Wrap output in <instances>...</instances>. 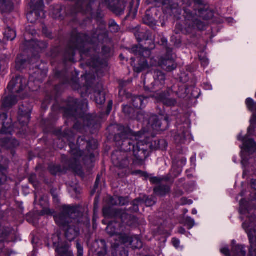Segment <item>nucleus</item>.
Instances as JSON below:
<instances>
[{
	"mask_svg": "<svg viewBox=\"0 0 256 256\" xmlns=\"http://www.w3.org/2000/svg\"><path fill=\"white\" fill-rule=\"evenodd\" d=\"M105 96L104 93L96 92L95 100L96 103L99 104H103L105 102Z\"/></svg>",
	"mask_w": 256,
	"mask_h": 256,
	"instance_id": "nucleus-13",
	"label": "nucleus"
},
{
	"mask_svg": "<svg viewBox=\"0 0 256 256\" xmlns=\"http://www.w3.org/2000/svg\"><path fill=\"white\" fill-rule=\"evenodd\" d=\"M188 212V210H185V213H186Z\"/></svg>",
	"mask_w": 256,
	"mask_h": 256,
	"instance_id": "nucleus-51",
	"label": "nucleus"
},
{
	"mask_svg": "<svg viewBox=\"0 0 256 256\" xmlns=\"http://www.w3.org/2000/svg\"><path fill=\"white\" fill-rule=\"evenodd\" d=\"M232 246L234 256H244L246 254V252L244 250L243 247L241 246H236L234 240L232 241ZM220 252L226 256H230L229 250L226 246L222 248Z\"/></svg>",
	"mask_w": 256,
	"mask_h": 256,
	"instance_id": "nucleus-7",
	"label": "nucleus"
},
{
	"mask_svg": "<svg viewBox=\"0 0 256 256\" xmlns=\"http://www.w3.org/2000/svg\"><path fill=\"white\" fill-rule=\"evenodd\" d=\"M106 250H104V254H106Z\"/></svg>",
	"mask_w": 256,
	"mask_h": 256,
	"instance_id": "nucleus-50",
	"label": "nucleus"
},
{
	"mask_svg": "<svg viewBox=\"0 0 256 256\" xmlns=\"http://www.w3.org/2000/svg\"><path fill=\"white\" fill-rule=\"evenodd\" d=\"M243 228L248 234L250 243V254L251 256H256V230L253 229V224L244 222Z\"/></svg>",
	"mask_w": 256,
	"mask_h": 256,
	"instance_id": "nucleus-4",
	"label": "nucleus"
},
{
	"mask_svg": "<svg viewBox=\"0 0 256 256\" xmlns=\"http://www.w3.org/2000/svg\"><path fill=\"white\" fill-rule=\"evenodd\" d=\"M184 229H182H182H180V233H182V234H183V233H184Z\"/></svg>",
	"mask_w": 256,
	"mask_h": 256,
	"instance_id": "nucleus-41",
	"label": "nucleus"
},
{
	"mask_svg": "<svg viewBox=\"0 0 256 256\" xmlns=\"http://www.w3.org/2000/svg\"><path fill=\"white\" fill-rule=\"evenodd\" d=\"M110 27L112 28V30L114 32H117L118 30V26L115 23L112 24Z\"/></svg>",
	"mask_w": 256,
	"mask_h": 256,
	"instance_id": "nucleus-24",
	"label": "nucleus"
},
{
	"mask_svg": "<svg viewBox=\"0 0 256 256\" xmlns=\"http://www.w3.org/2000/svg\"><path fill=\"white\" fill-rule=\"evenodd\" d=\"M98 178H97L96 180V183L98 182Z\"/></svg>",
	"mask_w": 256,
	"mask_h": 256,
	"instance_id": "nucleus-49",
	"label": "nucleus"
},
{
	"mask_svg": "<svg viewBox=\"0 0 256 256\" xmlns=\"http://www.w3.org/2000/svg\"><path fill=\"white\" fill-rule=\"evenodd\" d=\"M126 142V143H127L126 142ZM128 144H130V142H128Z\"/></svg>",
	"mask_w": 256,
	"mask_h": 256,
	"instance_id": "nucleus-52",
	"label": "nucleus"
},
{
	"mask_svg": "<svg viewBox=\"0 0 256 256\" xmlns=\"http://www.w3.org/2000/svg\"><path fill=\"white\" fill-rule=\"evenodd\" d=\"M152 120H157V118H156V116L153 117V118H152Z\"/></svg>",
	"mask_w": 256,
	"mask_h": 256,
	"instance_id": "nucleus-45",
	"label": "nucleus"
},
{
	"mask_svg": "<svg viewBox=\"0 0 256 256\" xmlns=\"http://www.w3.org/2000/svg\"><path fill=\"white\" fill-rule=\"evenodd\" d=\"M118 244H119L118 243H116L114 244V247H116L117 246V245H118Z\"/></svg>",
	"mask_w": 256,
	"mask_h": 256,
	"instance_id": "nucleus-46",
	"label": "nucleus"
},
{
	"mask_svg": "<svg viewBox=\"0 0 256 256\" xmlns=\"http://www.w3.org/2000/svg\"><path fill=\"white\" fill-rule=\"evenodd\" d=\"M160 179L156 177L152 178L150 179V181L152 183H157L160 182Z\"/></svg>",
	"mask_w": 256,
	"mask_h": 256,
	"instance_id": "nucleus-26",
	"label": "nucleus"
},
{
	"mask_svg": "<svg viewBox=\"0 0 256 256\" xmlns=\"http://www.w3.org/2000/svg\"><path fill=\"white\" fill-rule=\"evenodd\" d=\"M27 84V80L21 76L13 78L8 84V89L11 92H19Z\"/></svg>",
	"mask_w": 256,
	"mask_h": 256,
	"instance_id": "nucleus-5",
	"label": "nucleus"
},
{
	"mask_svg": "<svg viewBox=\"0 0 256 256\" xmlns=\"http://www.w3.org/2000/svg\"><path fill=\"white\" fill-rule=\"evenodd\" d=\"M52 240L53 244L56 246V251L58 256H73L72 251L69 249L68 246H62L58 243L57 240H59L58 236H53Z\"/></svg>",
	"mask_w": 256,
	"mask_h": 256,
	"instance_id": "nucleus-6",
	"label": "nucleus"
},
{
	"mask_svg": "<svg viewBox=\"0 0 256 256\" xmlns=\"http://www.w3.org/2000/svg\"><path fill=\"white\" fill-rule=\"evenodd\" d=\"M32 13H30V14H29L28 15V20H30V16H32Z\"/></svg>",
	"mask_w": 256,
	"mask_h": 256,
	"instance_id": "nucleus-40",
	"label": "nucleus"
},
{
	"mask_svg": "<svg viewBox=\"0 0 256 256\" xmlns=\"http://www.w3.org/2000/svg\"><path fill=\"white\" fill-rule=\"evenodd\" d=\"M134 137L136 140H138L139 138H142V136L140 134H136V136H134Z\"/></svg>",
	"mask_w": 256,
	"mask_h": 256,
	"instance_id": "nucleus-34",
	"label": "nucleus"
},
{
	"mask_svg": "<svg viewBox=\"0 0 256 256\" xmlns=\"http://www.w3.org/2000/svg\"><path fill=\"white\" fill-rule=\"evenodd\" d=\"M233 161H234V162H236V159H235V158H233Z\"/></svg>",
	"mask_w": 256,
	"mask_h": 256,
	"instance_id": "nucleus-47",
	"label": "nucleus"
},
{
	"mask_svg": "<svg viewBox=\"0 0 256 256\" xmlns=\"http://www.w3.org/2000/svg\"><path fill=\"white\" fill-rule=\"evenodd\" d=\"M134 106L136 107V108H139V107H140V106H138V104H134Z\"/></svg>",
	"mask_w": 256,
	"mask_h": 256,
	"instance_id": "nucleus-43",
	"label": "nucleus"
},
{
	"mask_svg": "<svg viewBox=\"0 0 256 256\" xmlns=\"http://www.w3.org/2000/svg\"><path fill=\"white\" fill-rule=\"evenodd\" d=\"M112 107V102H110L109 104H108V108H109L110 110H111Z\"/></svg>",
	"mask_w": 256,
	"mask_h": 256,
	"instance_id": "nucleus-38",
	"label": "nucleus"
},
{
	"mask_svg": "<svg viewBox=\"0 0 256 256\" xmlns=\"http://www.w3.org/2000/svg\"><path fill=\"white\" fill-rule=\"evenodd\" d=\"M193 214H197V210L196 209H193L192 212Z\"/></svg>",
	"mask_w": 256,
	"mask_h": 256,
	"instance_id": "nucleus-37",
	"label": "nucleus"
},
{
	"mask_svg": "<svg viewBox=\"0 0 256 256\" xmlns=\"http://www.w3.org/2000/svg\"><path fill=\"white\" fill-rule=\"evenodd\" d=\"M226 21L230 24H232L234 22V20L232 18H229L226 19Z\"/></svg>",
	"mask_w": 256,
	"mask_h": 256,
	"instance_id": "nucleus-31",
	"label": "nucleus"
},
{
	"mask_svg": "<svg viewBox=\"0 0 256 256\" xmlns=\"http://www.w3.org/2000/svg\"><path fill=\"white\" fill-rule=\"evenodd\" d=\"M196 161V158L195 156H194L191 158V162H194V164H195Z\"/></svg>",
	"mask_w": 256,
	"mask_h": 256,
	"instance_id": "nucleus-36",
	"label": "nucleus"
},
{
	"mask_svg": "<svg viewBox=\"0 0 256 256\" xmlns=\"http://www.w3.org/2000/svg\"><path fill=\"white\" fill-rule=\"evenodd\" d=\"M100 242H101V243H102V245L104 246V244H105V242H104V240H101V241H100Z\"/></svg>",
	"mask_w": 256,
	"mask_h": 256,
	"instance_id": "nucleus-42",
	"label": "nucleus"
},
{
	"mask_svg": "<svg viewBox=\"0 0 256 256\" xmlns=\"http://www.w3.org/2000/svg\"><path fill=\"white\" fill-rule=\"evenodd\" d=\"M127 200L121 197L115 196L112 198L110 204L112 205H124Z\"/></svg>",
	"mask_w": 256,
	"mask_h": 256,
	"instance_id": "nucleus-12",
	"label": "nucleus"
},
{
	"mask_svg": "<svg viewBox=\"0 0 256 256\" xmlns=\"http://www.w3.org/2000/svg\"><path fill=\"white\" fill-rule=\"evenodd\" d=\"M141 146V142H138L137 143L136 145H134L133 146V150H134V154L136 158H142V154L145 155L146 153V150H145L144 148H140V146Z\"/></svg>",
	"mask_w": 256,
	"mask_h": 256,
	"instance_id": "nucleus-8",
	"label": "nucleus"
},
{
	"mask_svg": "<svg viewBox=\"0 0 256 256\" xmlns=\"http://www.w3.org/2000/svg\"><path fill=\"white\" fill-rule=\"evenodd\" d=\"M170 62H171L170 61L168 60V61L166 62V64H169Z\"/></svg>",
	"mask_w": 256,
	"mask_h": 256,
	"instance_id": "nucleus-48",
	"label": "nucleus"
},
{
	"mask_svg": "<svg viewBox=\"0 0 256 256\" xmlns=\"http://www.w3.org/2000/svg\"><path fill=\"white\" fill-rule=\"evenodd\" d=\"M156 194L160 196H164L170 192V188L167 186H159L154 190Z\"/></svg>",
	"mask_w": 256,
	"mask_h": 256,
	"instance_id": "nucleus-10",
	"label": "nucleus"
},
{
	"mask_svg": "<svg viewBox=\"0 0 256 256\" xmlns=\"http://www.w3.org/2000/svg\"><path fill=\"white\" fill-rule=\"evenodd\" d=\"M128 108V106H124V112H126V110Z\"/></svg>",
	"mask_w": 256,
	"mask_h": 256,
	"instance_id": "nucleus-39",
	"label": "nucleus"
},
{
	"mask_svg": "<svg viewBox=\"0 0 256 256\" xmlns=\"http://www.w3.org/2000/svg\"><path fill=\"white\" fill-rule=\"evenodd\" d=\"M148 66V64L147 63H146L145 64H144V65H142L141 68H140V69H136V68H135V70L138 72H140L141 70H144V68H146Z\"/></svg>",
	"mask_w": 256,
	"mask_h": 256,
	"instance_id": "nucleus-27",
	"label": "nucleus"
},
{
	"mask_svg": "<svg viewBox=\"0 0 256 256\" xmlns=\"http://www.w3.org/2000/svg\"><path fill=\"white\" fill-rule=\"evenodd\" d=\"M68 218V216L64 214H60L54 216V219L58 225L62 226L66 230V236L67 239L72 241L74 240L78 235V232L74 228L69 227L67 225L66 220Z\"/></svg>",
	"mask_w": 256,
	"mask_h": 256,
	"instance_id": "nucleus-3",
	"label": "nucleus"
},
{
	"mask_svg": "<svg viewBox=\"0 0 256 256\" xmlns=\"http://www.w3.org/2000/svg\"><path fill=\"white\" fill-rule=\"evenodd\" d=\"M200 60L202 64L204 66H208L209 64V61L206 56H202V55L200 56Z\"/></svg>",
	"mask_w": 256,
	"mask_h": 256,
	"instance_id": "nucleus-18",
	"label": "nucleus"
},
{
	"mask_svg": "<svg viewBox=\"0 0 256 256\" xmlns=\"http://www.w3.org/2000/svg\"><path fill=\"white\" fill-rule=\"evenodd\" d=\"M163 102L168 106H173L176 104V101L172 100H164Z\"/></svg>",
	"mask_w": 256,
	"mask_h": 256,
	"instance_id": "nucleus-21",
	"label": "nucleus"
},
{
	"mask_svg": "<svg viewBox=\"0 0 256 256\" xmlns=\"http://www.w3.org/2000/svg\"><path fill=\"white\" fill-rule=\"evenodd\" d=\"M117 225L116 224H110L106 228L108 233L114 237V240L121 243L128 242L134 248H140L142 247V242L137 236L130 238L124 234H119L116 232V228Z\"/></svg>",
	"mask_w": 256,
	"mask_h": 256,
	"instance_id": "nucleus-2",
	"label": "nucleus"
},
{
	"mask_svg": "<svg viewBox=\"0 0 256 256\" xmlns=\"http://www.w3.org/2000/svg\"><path fill=\"white\" fill-rule=\"evenodd\" d=\"M162 76V78H164V76Z\"/></svg>",
	"mask_w": 256,
	"mask_h": 256,
	"instance_id": "nucleus-53",
	"label": "nucleus"
},
{
	"mask_svg": "<svg viewBox=\"0 0 256 256\" xmlns=\"http://www.w3.org/2000/svg\"><path fill=\"white\" fill-rule=\"evenodd\" d=\"M176 68V66L174 65H172V67H171L170 66V64H168V68H166V70H174Z\"/></svg>",
	"mask_w": 256,
	"mask_h": 256,
	"instance_id": "nucleus-33",
	"label": "nucleus"
},
{
	"mask_svg": "<svg viewBox=\"0 0 256 256\" xmlns=\"http://www.w3.org/2000/svg\"><path fill=\"white\" fill-rule=\"evenodd\" d=\"M203 87L206 90H212V86L210 83H204L203 84Z\"/></svg>",
	"mask_w": 256,
	"mask_h": 256,
	"instance_id": "nucleus-23",
	"label": "nucleus"
},
{
	"mask_svg": "<svg viewBox=\"0 0 256 256\" xmlns=\"http://www.w3.org/2000/svg\"><path fill=\"white\" fill-rule=\"evenodd\" d=\"M50 213H51L50 210L48 208H46V209L44 210L43 212H42V214H48Z\"/></svg>",
	"mask_w": 256,
	"mask_h": 256,
	"instance_id": "nucleus-30",
	"label": "nucleus"
},
{
	"mask_svg": "<svg viewBox=\"0 0 256 256\" xmlns=\"http://www.w3.org/2000/svg\"><path fill=\"white\" fill-rule=\"evenodd\" d=\"M246 104L247 108L252 112V116L250 120V125L248 130V134L242 136V134L238 136V140L242 142L241 146L242 164L244 168V174L246 173L245 167L248 161L247 157L256 152V143L248 138L253 134L255 125H256V104L254 100L248 98L246 100Z\"/></svg>",
	"mask_w": 256,
	"mask_h": 256,
	"instance_id": "nucleus-1",
	"label": "nucleus"
},
{
	"mask_svg": "<svg viewBox=\"0 0 256 256\" xmlns=\"http://www.w3.org/2000/svg\"><path fill=\"white\" fill-rule=\"evenodd\" d=\"M181 204H191L192 203V201L190 200H188L185 198H182L181 200Z\"/></svg>",
	"mask_w": 256,
	"mask_h": 256,
	"instance_id": "nucleus-22",
	"label": "nucleus"
},
{
	"mask_svg": "<svg viewBox=\"0 0 256 256\" xmlns=\"http://www.w3.org/2000/svg\"><path fill=\"white\" fill-rule=\"evenodd\" d=\"M173 246L178 250H182V246L180 245V241L176 238H174L172 240Z\"/></svg>",
	"mask_w": 256,
	"mask_h": 256,
	"instance_id": "nucleus-19",
	"label": "nucleus"
},
{
	"mask_svg": "<svg viewBox=\"0 0 256 256\" xmlns=\"http://www.w3.org/2000/svg\"><path fill=\"white\" fill-rule=\"evenodd\" d=\"M247 206L248 204L246 201L244 200L240 201V212L241 214H246L247 211L248 210Z\"/></svg>",
	"mask_w": 256,
	"mask_h": 256,
	"instance_id": "nucleus-16",
	"label": "nucleus"
},
{
	"mask_svg": "<svg viewBox=\"0 0 256 256\" xmlns=\"http://www.w3.org/2000/svg\"><path fill=\"white\" fill-rule=\"evenodd\" d=\"M4 36L8 40H12L16 37V32L10 28H8L4 32Z\"/></svg>",
	"mask_w": 256,
	"mask_h": 256,
	"instance_id": "nucleus-11",
	"label": "nucleus"
},
{
	"mask_svg": "<svg viewBox=\"0 0 256 256\" xmlns=\"http://www.w3.org/2000/svg\"><path fill=\"white\" fill-rule=\"evenodd\" d=\"M192 138V136L189 130H188L183 134L182 136L181 140L182 142H184L186 140L190 142Z\"/></svg>",
	"mask_w": 256,
	"mask_h": 256,
	"instance_id": "nucleus-17",
	"label": "nucleus"
},
{
	"mask_svg": "<svg viewBox=\"0 0 256 256\" xmlns=\"http://www.w3.org/2000/svg\"><path fill=\"white\" fill-rule=\"evenodd\" d=\"M6 2L4 0H2V2H0V8H2L3 10H4V8L6 6Z\"/></svg>",
	"mask_w": 256,
	"mask_h": 256,
	"instance_id": "nucleus-25",
	"label": "nucleus"
},
{
	"mask_svg": "<svg viewBox=\"0 0 256 256\" xmlns=\"http://www.w3.org/2000/svg\"><path fill=\"white\" fill-rule=\"evenodd\" d=\"M76 248L78 250V256H82L83 255V248L79 244H77Z\"/></svg>",
	"mask_w": 256,
	"mask_h": 256,
	"instance_id": "nucleus-20",
	"label": "nucleus"
},
{
	"mask_svg": "<svg viewBox=\"0 0 256 256\" xmlns=\"http://www.w3.org/2000/svg\"><path fill=\"white\" fill-rule=\"evenodd\" d=\"M134 102H136V103H138V102L142 103V97L140 96V97L136 98L134 100Z\"/></svg>",
	"mask_w": 256,
	"mask_h": 256,
	"instance_id": "nucleus-32",
	"label": "nucleus"
},
{
	"mask_svg": "<svg viewBox=\"0 0 256 256\" xmlns=\"http://www.w3.org/2000/svg\"><path fill=\"white\" fill-rule=\"evenodd\" d=\"M74 209L73 208H70L68 206V209L67 210V212H68V215H70V214H72L73 212H74Z\"/></svg>",
	"mask_w": 256,
	"mask_h": 256,
	"instance_id": "nucleus-29",
	"label": "nucleus"
},
{
	"mask_svg": "<svg viewBox=\"0 0 256 256\" xmlns=\"http://www.w3.org/2000/svg\"><path fill=\"white\" fill-rule=\"evenodd\" d=\"M16 102V100L15 98L8 96L4 100L3 105L5 107H8L14 104Z\"/></svg>",
	"mask_w": 256,
	"mask_h": 256,
	"instance_id": "nucleus-15",
	"label": "nucleus"
},
{
	"mask_svg": "<svg viewBox=\"0 0 256 256\" xmlns=\"http://www.w3.org/2000/svg\"><path fill=\"white\" fill-rule=\"evenodd\" d=\"M32 1L33 2H34L36 1V0H32ZM42 0H37L36 2H41Z\"/></svg>",
	"mask_w": 256,
	"mask_h": 256,
	"instance_id": "nucleus-44",
	"label": "nucleus"
},
{
	"mask_svg": "<svg viewBox=\"0 0 256 256\" xmlns=\"http://www.w3.org/2000/svg\"><path fill=\"white\" fill-rule=\"evenodd\" d=\"M182 223L188 226V229L192 228L195 225L194 220L188 216H187L184 219Z\"/></svg>",
	"mask_w": 256,
	"mask_h": 256,
	"instance_id": "nucleus-14",
	"label": "nucleus"
},
{
	"mask_svg": "<svg viewBox=\"0 0 256 256\" xmlns=\"http://www.w3.org/2000/svg\"><path fill=\"white\" fill-rule=\"evenodd\" d=\"M30 120V114L29 112H23L21 113L20 111L18 120L20 124L24 125L27 124Z\"/></svg>",
	"mask_w": 256,
	"mask_h": 256,
	"instance_id": "nucleus-9",
	"label": "nucleus"
},
{
	"mask_svg": "<svg viewBox=\"0 0 256 256\" xmlns=\"http://www.w3.org/2000/svg\"><path fill=\"white\" fill-rule=\"evenodd\" d=\"M0 118H2V119H4H4H6V118H7V117H6V114H2V115L0 116Z\"/></svg>",
	"mask_w": 256,
	"mask_h": 256,
	"instance_id": "nucleus-35",
	"label": "nucleus"
},
{
	"mask_svg": "<svg viewBox=\"0 0 256 256\" xmlns=\"http://www.w3.org/2000/svg\"><path fill=\"white\" fill-rule=\"evenodd\" d=\"M152 126L153 128L156 130H158V128H160V126L158 121L156 122V124H152Z\"/></svg>",
	"mask_w": 256,
	"mask_h": 256,
	"instance_id": "nucleus-28",
	"label": "nucleus"
}]
</instances>
